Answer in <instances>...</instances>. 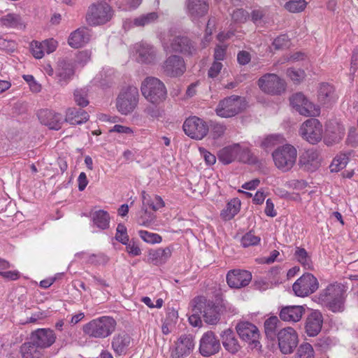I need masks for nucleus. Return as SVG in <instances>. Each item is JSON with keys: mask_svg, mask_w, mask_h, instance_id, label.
<instances>
[{"mask_svg": "<svg viewBox=\"0 0 358 358\" xmlns=\"http://www.w3.org/2000/svg\"><path fill=\"white\" fill-rule=\"evenodd\" d=\"M89 119L88 113L81 109L76 108H70L66 111L65 121L71 124H80L85 122Z\"/></svg>", "mask_w": 358, "mask_h": 358, "instance_id": "c9c22d12", "label": "nucleus"}, {"mask_svg": "<svg viewBox=\"0 0 358 358\" xmlns=\"http://www.w3.org/2000/svg\"><path fill=\"white\" fill-rule=\"evenodd\" d=\"M318 101L321 104L327 105L336 99L334 87L329 83H322L318 90Z\"/></svg>", "mask_w": 358, "mask_h": 358, "instance_id": "72a5a7b5", "label": "nucleus"}, {"mask_svg": "<svg viewBox=\"0 0 358 358\" xmlns=\"http://www.w3.org/2000/svg\"><path fill=\"white\" fill-rule=\"evenodd\" d=\"M131 342L130 336L126 333L118 334L113 336L111 345L113 351L117 355L125 354Z\"/></svg>", "mask_w": 358, "mask_h": 358, "instance_id": "473e14b6", "label": "nucleus"}, {"mask_svg": "<svg viewBox=\"0 0 358 358\" xmlns=\"http://www.w3.org/2000/svg\"><path fill=\"white\" fill-rule=\"evenodd\" d=\"M265 12L264 10H254L251 13V20L256 25H262L264 22Z\"/></svg>", "mask_w": 358, "mask_h": 358, "instance_id": "052dcab7", "label": "nucleus"}, {"mask_svg": "<svg viewBox=\"0 0 358 358\" xmlns=\"http://www.w3.org/2000/svg\"><path fill=\"white\" fill-rule=\"evenodd\" d=\"M349 154L342 153L338 155L332 161L329 168L331 172H338L344 169L348 162Z\"/></svg>", "mask_w": 358, "mask_h": 358, "instance_id": "37998d69", "label": "nucleus"}, {"mask_svg": "<svg viewBox=\"0 0 358 358\" xmlns=\"http://www.w3.org/2000/svg\"><path fill=\"white\" fill-rule=\"evenodd\" d=\"M196 302L201 301L202 307L201 312L205 322L209 324H216L220 319V308L213 301L208 300L205 296H199L195 297Z\"/></svg>", "mask_w": 358, "mask_h": 358, "instance_id": "dca6fc26", "label": "nucleus"}, {"mask_svg": "<svg viewBox=\"0 0 358 358\" xmlns=\"http://www.w3.org/2000/svg\"><path fill=\"white\" fill-rule=\"evenodd\" d=\"M139 236L145 242L152 244L159 243L162 240L159 234L144 230L139 231Z\"/></svg>", "mask_w": 358, "mask_h": 358, "instance_id": "3c124183", "label": "nucleus"}, {"mask_svg": "<svg viewBox=\"0 0 358 358\" xmlns=\"http://www.w3.org/2000/svg\"><path fill=\"white\" fill-rule=\"evenodd\" d=\"M186 6L187 13L192 20L203 17L208 10V4L206 0H188Z\"/></svg>", "mask_w": 358, "mask_h": 358, "instance_id": "a878e982", "label": "nucleus"}, {"mask_svg": "<svg viewBox=\"0 0 358 358\" xmlns=\"http://www.w3.org/2000/svg\"><path fill=\"white\" fill-rule=\"evenodd\" d=\"M323 317L318 310L312 311L307 317L305 323L306 333L308 336H315L321 331Z\"/></svg>", "mask_w": 358, "mask_h": 358, "instance_id": "5701e85b", "label": "nucleus"}, {"mask_svg": "<svg viewBox=\"0 0 358 358\" xmlns=\"http://www.w3.org/2000/svg\"><path fill=\"white\" fill-rule=\"evenodd\" d=\"M221 338L226 350L231 354L238 352L241 346L232 330L230 329L224 330L221 334Z\"/></svg>", "mask_w": 358, "mask_h": 358, "instance_id": "2f4dec72", "label": "nucleus"}, {"mask_svg": "<svg viewBox=\"0 0 358 358\" xmlns=\"http://www.w3.org/2000/svg\"><path fill=\"white\" fill-rule=\"evenodd\" d=\"M141 213V214L138 218V223L140 225L149 227L155 222L156 216L153 213L148 211L143 206Z\"/></svg>", "mask_w": 358, "mask_h": 358, "instance_id": "49530a36", "label": "nucleus"}, {"mask_svg": "<svg viewBox=\"0 0 358 358\" xmlns=\"http://www.w3.org/2000/svg\"><path fill=\"white\" fill-rule=\"evenodd\" d=\"M57 47V42L53 38H50L38 42L34 41L31 43L30 48L33 56L36 59H41L45 53L53 52Z\"/></svg>", "mask_w": 358, "mask_h": 358, "instance_id": "4be33fe9", "label": "nucleus"}, {"mask_svg": "<svg viewBox=\"0 0 358 358\" xmlns=\"http://www.w3.org/2000/svg\"><path fill=\"white\" fill-rule=\"evenodd\" d=\"M240 151L241 146L238 144L225 147L220 150L218 159L224 164H229L237 159Z\"/></svg>", "mask_w": 358, "mask_h": 358, "instance_id": "f704fd0d", "label": "nucleus"}, {"mask_svg": "<svg viewBox=\"0 0 358 358\" xmlns=\"http://www.w3.org/2000/svg\"><path fill=\"white\" fill-rule=\"evenodd\" d=\"M74 75V66L72 62L66 59L58 62L57 77L61 85L66 84Z\"/></svg>", "mask_w": 358, "mask_h": 358, "instance_id": "cd10ccee", "label": "nucleus"}, {"mask_svg": "<svg viewBox=\"0 0 358 358\" xmlns=\"http://www.w3.org/2000/svg\"><path fill=\"white\" fill-rule=\"evenodd\" d=\"M246 108L243 98L232 95L220 101L216 108V113L222 117H231L243 112Z\"/></svg>", "mask_w": 358, "mask_h": 358, "instance_id": "39448f33", "label": "nucleus"}, {"mask_svg": "<svg viewBox=\"0 0 358 358\" xmlns=\"http://www.w3.org/2000/svg\"><path fill=\"white\" fill-rule=\"evenodd\" d=\"M248 17L249 13L242 8L234 10L231 14V18L235 22L244 23Z\"/></svg>", "mask_w": 358, "mask_h": 358, "instance_id": "6e6d98bb", "label": "nucleus"}, {"mask_svg": "<svg viewBox=\"0 0 358 358\" xmlns=\"http://www.w3.org/2000/svg\"><path fill=\"white\" fill-rule=\"evenodd\" d=\"M186 70L184 59L178 55H171L162 65V73L169 77L176 78L182 76Z\"/></svg>", "mask_w": 358, "mask_h": 358, "instance_id": "4468645a", "label": "nucleus"}, {"mask_svg": "<svg viewBox=\"0 0 358 358\" xmlns=\"http://www.w3.org/2000/svg\"><path fill=\"white\" fill-rule=\"evenodd\" d=\"M74 100L78 106L82 107L86 106L89 103V101L86 99V92L82 89L75 90Z\"/></svg>", "mask_w": 358, "mask_h": 358, "instance_id": "bf43d9fd", "label": "nucleus"}, {"mask_svg": "<svg viewBox=\"0 0 358 358\" xmlns=\"http://www.w3.org/2000/svg\"><path fill=\"white\" fill-rule=\"evenodd\" d=\"M115 238L122 244H127L129 241V236L127 233V229L124 225L119 224L117 227Z\"/></svg>", "mask_w": 358, "mask_h": 358, "instance_id": "4d7b16f0", "label": "nucleus"}, {"mask_svg": "<svg viewBox=\"0 0 358 358\" xmlns=\"http://www.w3.org/2000/svg\"><path fill=\"white\" fill-rule=\"evenodd\" d=\"M252 279L250 272L245 270L234 269L227 275V282L231 288L239 289L247 286Z\"/></svg>", "mask_w": 358, "mask_h": 358, "instance_id": "412c9836", "label": "nucleus"}, {"mask_svg": "<svg viewBox=\"0 0 358 358\" xmlns=\"http://www.w3.org/2000/svg\"><path fill=\"white\" fill-rule=\"evenodd\" d=\"M171 47L174 52L189 55L194 54L196 50L192 41L186 36L175 37L171 43Z\"/></svg>", "mask_w": 358, "mask_h": 358, "instance_id": "393cba45", "label": "nucleus"}, {"mask_svg": "<svg viewBox=\"0 0 358 358\" xmlns=\"http://www.w3.org/2000/svg\"><path fill=\"white\" fill-rule=\"evenodd\" d=\"M203 302L199 300L196 302L195 298L191 301V314L189 316V322L193 327H200L202 324L201 308Z\"/></svg>", "mask_w": 358, "mask_h": 358, "instance_id": "4c0bfd02", "label": "nucleus"}, {"mask_svg": "<svg viewBox=\"0 0 358 358\" xmlns=\"http://www.w3.org/2000/svg\"><path fill=\"white\" fill-rule=\"evenodd\" d=\"M241 201L234 198L229 201L220 213L221 217L224 220H231L240 210Z\"/></svg>", "mask_w": 358, "mask_h": 358, "instance_id": "58836bf2", "label": "nucleus"}, {"mask_svg": "<svg viewBox=\"0 0 358 358\" xmlns=\"http://www.w3.org/2000/svg\"><path fill=\"white\" fill-rule=\"evenodd\" d=\"M141 90L149 103H161L167 96L164 83L155 77L146 78L141 83Z\"/></svg>", "mask_w": 358, "mask_h": 358, "instance_id": "7ed1b4c3", "label": "nucleus"}, {"mask_svg": "<svg viewBox=\"0 0 358 358\" xmlns=\"http://www.w3.org/2000/svg\"><path fill=\"white\" fill-rule=\"evenodd\" d=\"M138 91L136 87H129L121 92L117 99V108L122 115L131 113L136 108L138 101Z\"/></svg>", "mask_w": 358, "mask_h": 358, "instance_id": "9d476101", "label": "nucleus"}, {"mask_svg": "<svg viewBox=\"0 0 358 358\" xmlns=\"http://www.w3.org/2000/svg\"><path fill=\"white\" fill-rule=\"evenodd\" d=\"M94 224L99 229H106L109 226V214L103 210L96 211L92 215Z\"/></svg>", "mask_w": 358, "mask_h": 358, "instance_id": "a19ab883", "label": "nucleus"}, {"mask_svg": "<svg viewBox=\"0 0 358 358\" xmlns=\"http://www.w3.org/2000/svg\"><path fill=\"white\" fill-rule=\"evenodd\" d=\"M220 340L214 332L209 331L203 334L200 339L199 352L203 357L215 355L220 350Z\"/></svg>", "mask_w": 358, "mask_h": 358, "instance_id": "f3484780", "label": "nucleus"}, {"mask_svg": "<svg viewBox=\"0 0 358 358\" xmlns=\"http://www.w3.org/2000/svg\"><path fill=\"white\" fill-rule=\"evenodd\" d=\"M294 255L295 259L304 267V268L313 269L311 258L304 248L296 247Z\"/></svg>", "mask_w": 358, "mask_h": 358, "instance_id": "79ce46f5", "label": "nucleus"}, {"mask_svg": "<svg viewBox=\"0 0 358 358\" xmlns=\"http://www.w3.org/2000/svg\"><path fill=\"white\" fill-rule=\"evenodd\" d=\"M20 352L23 358H42L43 356V350L30 339L22 345Z\"/></svg>", "mask_w": 358, "mask_h": 358, "instance_id": "e433bc0d", "label": "nucleus"}, {"mask_svg": "<svg viewBox=\"0 0 358 358\" xmlns=\"http://www.w3.org/2000/svg\"><path fill=\"white\" fill-rule=\"evenodd\" d=\"M91 59V52L88 50H83L79 52L76 55V62L83 65L87 64Z\"/></svg>", "mask_w": 358, "mask_h": 358, "instance_id": "774afa93", "label": "nucleus"}, {"mask_svg": "<svg viewBox=\"0 0 358 358\" xmlns=\"http://www.w3.org/2000/svg\"><path fill=\"white\" fill-rule=\"evenodd\" d=\"M278 345L283 354H290L297 346L299 340L296 331L292 327L281 329L277 334Z\"/></svg>", "mask_w": 358, "mask_h": 358, "instance_id": "f8f14e48", "label": "nucleus"}, {"mask_svg": "<svg viewBox=\"0 0 358 358\" xmlns=\"http://www.w3.org/2000/svg\"><path fill=\"white\" fill-rule=\"evenodd\" d=\"M137 59L145 64H151L156 59L155 48L147 43H141L136 45Z\"/></svg>", "mask_w": 358, "mask_h": 358, "instance_id": "7c9ffc66", "label": "nucleus"}, {"mask_svg": "<svg viewBox=\"0 0 358 358\" xmlns=\"http://www.w3.org/2000/svg\"><path fill=\"white\" fill-rule=\"evenodd\" d=\"M289 39L285 34L280 35L274 39L273 45L275 50H280L289 47Z\"/></svg>", "mask_w": 358, "mask_h": 358, "instance_id": "13d9d810", "label": "nucleus"}, {"mask_svg": "<svg viewBox=\"0 0 358 358\" xmlns=\"http://www.w3.org/2000/svg\"><path fill=\"white\" fill-rule=\"evenodd\" d=\"M141 197L143 207L149 206L153 210L156 211L164 206V202L159 196L154 195L153 197L151 198L150 195L143 191L142 192Z\"/></svg>", "mask_w": 358, "mask_h": 358, "instance_id": "ea45409f", "label": "nucleus"}, {"mask_svg": "<svg viewBox=\"0 0 358 358\" xmlns=\"http://www.w3.org/2000/svg\"><path fill=\"white\" fill-rule=\"evenodd\" d=\"M306 4L305 0H292L285 3V8L291 13H299L305 9Z\"/></svg>", "mask_w": 358, "mask_h": 358, "instance_id": "8fccbe9b", "label": "nucleus"}, {"mask_svg": "<svg viewBox=\"0 0 358 358\" xmlns=\"http://www.w3.org/2000/svg\"><path fill=\"white\" fill-rule=\"evenodd\" d=\"M117 322L110 316H101L94 319L83 327L85 334L94 338H106L115 330Z\"/></svg>", "mask_w": 358, "mask_h": 358, "instance_id": "f03ea898", "label": "nucleus"}, {"mask_svg": "<svg viewBox=\"0 0 358 358\" xmlns=\"http://www.w3.org/2000/svg\"><path fill=\"white\" fill-rule=\"evenodd\" d=\"M29 339L44 350L55 342L56 336L50 329H38L31 333Z\"/></svg>", "mask_w": 358, "mask_h": 358, "instance_id": "aec40b11", "label": "nucleus"}, {"mask_svg": "<svg viewBox=\"0 0 358 358\" xmlns=\"http://www.w3.org/2000/svg\"><path fill=\"white\" fill-rule=\"evenodd\" d=\"M304 313L305 308L302 306H288L282 308L279 315L283 321L296 322L301 319Z\"/></svg>", "mask_w": 358, "mask_h": 358, "instance_id": "c85d7f7f", "label": "nucleus"}, {"mask_svg": "<svg viewBox=\"0 0 358 358\" xmlns=\"http://www.w3.org/2000/svg\"><path fill=\"white\" fill-rule=\"evenodd\" d=\"M182 128L186 135L196 140L204 138L209 131L206 122L196 116L187 118L183 123Z\"/></svg>", "mask_w": 358, "mask_h": 358, "instance_id": "6e6552de", "label": "nucleus"}, {"mask_svg": "<svg viewBox=\"0 0 358 358\" xmlns=\"http://www.w3.org/2000/svg\"><path fill=\"white\" fill-rule=\"evenodd\" d=\"M113 10L106 3L92 4L88 9L86 20L90 25H99L105 24L111 20Z\"/></svg>", "mask_w": 358, "mask_h": 358, "instance_id": "423d86ee", "label": "nucleus"}, {"mask_svg": "<svg viewBox=\"0 0 358 358\" xmlns=\"http://www.w3.org/2000/svg\"><path fill=\"white\" fill-rule=\"evenodd\" d=\"M194 347V338L192 335H181L176 342L175 348L171 352V357L172 358H185L193 351Z\"/></svg>", "mask_w": 358, "mask_h": 358, "instance_id": "a211bd4d", "label": "nucleus"}, {"mask_svg": "<svg viewBox=\"0 0 358 358\" xmlns=\"http://www.w3.org/2000/svg\"><path fill=\"white\" fill-rule=\"evenodd\" d=\"M300 136L311 144L321 141L322 137V126L318 120L310 118L305 121L299 129Z\"/></svg>", "mask_w": 358, "mask_h": 358, "instance_id": "1a4fd4ad", "label": "nucleus"}, {"mask_svg": "<svg viewBox=\"0 0 358 358\" xmlns=\"http://www.w3.org/2000/svg\"><path fill=\"white\" fill-rule=\"evenodd\" d=\"M127 251L133 256H138L141 254V250L138 244L133 240L127 242Z\"/></svg>", "mask_w": 358, "mask_h": 358, "instance_id": "e2e57ef3", "label": "nucleus"}, {"mask_svg": "<svg viewBox=\"0 0 358 358\" xmlns=\"http://www.w3.org/2000/svg\"><path fill=\"white\" fill-rule=\"evenodd\" d=\"M290 104L301 115L313 117L319 114L320 110L301 92L296 93L290 97Z\"/></svg>", "mask_w": 358, "mask_h": 358, "instance_id": "ddd939ff", "label": "nucleus"}, {"mask_svg": "<svg viewBox=\"0 0 358 358\" xmlns=\"http://www.w3.org/2000/svg\"><path fill=\"white\" fill-rule=\"evenodd\" d=\"M226 45H217L215 48L214 58L215 62H220L225 59L226 56Z\"/></svg>", "mask_w": 358, "mask_h": 358, "instance_id": "0e129e2a", "label": "nucleus"}, {"mask_svg": "<svg viewBox=\"0 0 358 358\" xmlns=\"http://www.w3.org/2000/svg\"><path fill=\"white\" fill-rule=\"evenodd\" d=\"M272 157L275 166L282 172L292 169L297 158V150L290 144L278 147L273 152Z\"/></svg>", "mask_w": 358, "mask_h": 358, "instance_id": "20e7f679", "label": "nucleus"}, {"mask_svg": "<svg viewBox=\"0 0 358 358\" xmlns=\"http://www.w3.org/2000/svg\"><path fill=\"white\" fill-rule=\"evenodd\" d=\"M299 164L303 169L307 171H315L320 165L318 152L313 149L305 151L300 156Z\"/></svg>", "mask_w": 358, "mask_h": 358, "instance_id": "b1692460", "label": "nucleus"}, {"mask_svg": "<svg viewBox=\"0 0 358 358\" xmlns=\"http://www.w3.org/2000/svg\"><path fill=\"white\" fill-rule=\"evenodd\" d=\"M160 103H150L146 107L144 108L143 112L152 118H158L161 116V111L159 108V105Z\"/></svg>", "mask_w": 358, "mask_h": 358, "instance_id": "5fc2aeb1", "label": "nucleus"}, {"mask_svg": "<svg viewBox=\"0 0 358 358\" xmlns=\"http://www.w3.org/2000/svg\"><path fill=\"white\" fill-rule=\"evenodd\" d=\"M295 358H315V352L312 345L308 343L299 345Z\"/></svg>", "mask_w": 358, "mask_h": 358, "instance_id": "de8ad7c7", "label": "nucleus"}, {"mask_svg": "<svg viewBox=\"0 0 358 358\" xmlns=\"http://www.w3.org/2000/svg\"><path fill=\"white\" fill-rule=\"evenodd\" d=\"M287 75L294 82H300L305 76V72L301 69L296 70L294 69H289Z\"/></svg>", "mask_w": 358, "mask_h": 358, "instance_id": "680f3d73", "label": "nucleus"}, {"mask_svg": "<svg viewBox=\"0 0 358 358\" xmlns=\"http://www.w3.org/2000/svg\"><path fill=\"white\" fill-rule=\"evenodd\" d=\"M108 262V257L103 254L92 255L89 258V262L94 264H106Z\"/></svg>", "mask_w": 358, "mask_h": 358, "instance_id": "338daca9", "label": "nucleus"}, {"mask_svg": "<svg viewBox=\"0 0 358 358\" xmlns=\"http://www.w3.org/2000/svg\"><path fill=\"white\" fill-rule=\"evenodd\" d=\"M40 122L50 129L59 130L63 124L64 118L62 114L49 109H41L37 113Z\"/></svg>", "mask_w": 358, "mask_h": 358, "instance_id": "6ab92c4d", "label": "nucleus"}, {"mask_svg": "<svg viewBox=\"0 0 358 358\" xmlns=\"http://www.w3.org/2000/svg\"><path fill=\"white\" fill-rule=\"evenodd\" d=\"M199 152L208 165H213L215 163V156L210 153V152H208L207 150H206L203 148H200Z\"/></svg>", "mask_w": 358, "mask_h": 358, "instance_id": "69168bd1", "label": "nucleus"}, {"mask_svg": "<svg viewBox=\"0 0 358 358\" xmlns=\"http://www.w3.org/2000/svg\"><path fill=\"white\" fill-rule=\"evenodd\" d=\"M279 322L277 317L268 318L264 322V331L266 336L271 340H274L276 336L277 324Z\"/></svg>", "mask_w": 358, "mask_h": 358, "instance_id": "c03bdc74", "label": "nucleus"}, {"mask_svg": "<svg viewBox=\"0 0 358 358\" xmlns=\"http://www.w3.org/2000/svg\"><path fill=\"white\" fill-rule=\"evenodd\" d=\"M1 22L4 26L9 27H17L22 24L20 15L13 13H9L2 17Z\"/></svg>", "mask_w": 358, "mask_h": 358, "instance_id": "09e8293b", "label": "nucleus"}, {"mask_svg": "<svg viewBox=\"0 0 358 358\" xmlns=\"http://www.w3.org/2000/svg\"><path fill=\"white\" fill-rule=\"evenodd\" d=\"M345 287L335 282L323 289L319 296L321 303L333 312L342 311L345 302Z\"/></svg>", "mask_w": 358, "mask_h": 358, "instance_id": "f257e3e1", "label": "nucleus"}, {"mask_svg": "<svg viewBox=\"0 0 358 358\" xmlns=\"http://www.w3.org/2000/svg\"><path fill=\"white\" fill-rule=\"evenodd\" d=\"M260 90L264 93L278 95L285 90V81L275 73H266L257 81Z\"/></svg>", "mask_w": 358, "mask_h": 358, "instance_id": "0eeeda50", "label": "nucleus"}, {"mask_svg": "<svg viewBox=\"0 0 358 358\" xmlns=\"http://www.w3.org/2000/svg\"><path fill=\"white\" fill-rule=\"evenodd\" d=\"M158 18V15L155 12L141 15L134 19L133 23L136 27H144L155 22Z\"/></svg>", "mask_w": 358, "mask_h": 358, "instance_id": "a18cd8bd", "label": "nucleus"}, {"mask_svg": "<svg viewBox=\"0 0 358 358\" xmlns=\"http://www.w3.org/2000/svg\"><path fill=\"white\" fill-rule=\"evenodd\" d=\"M319 287L317 278L311 273H304L293 285L292 289L298 296L303 297L315 292Z\"/></svg>", "mask_w": 358, "mask_h": 358, "instance_id": "9b49d317", "label": "nucleus"}, {"mask_svg": "<svg viewBox=\"0 0 358 358\" xmlns=\"http://www.w3.org/2000/svg\"><path fill=\"white\" fill-rule=\"evenodd\" d=\"M173 248L171 246L157 249H151L148 252V259L155 265H162L171 257Z\"/></svg>", "mask_w": 358, "mask_h": 358, "instance_id": "c756f323", "label": "nucleus"}, {"mask_svg": "<svg viewBox=\"0 0 358 358\" xmlns=\"http://www.w3.org/2000/svg\"><path fill=\"white\" fill-rule=\"evenodd\" d=\"M259 241L260 238L255 236L252 232L245 234L241 240V245L244 248L256 245L259 243Z\"/></svg>", "mask_w": 358, "mask_h": 358, "instance_id": "603ef678", "label": "nucleus"}, {"mask_svg": "<svg viewBox=\"0 0 358 358\" xmlns=\"http://www.w3.org/2000/svg\"><path fill=\"white\" fill-rule=\"evenodd\" d=\"M209 129L213 138L217 139L224 134L226 127L222 124L212 122Z\"/></svg>", "mask_w": 358, "mask_h": 358, "instance_id": "864d4df0", "label": "nucleus"}, {"mask_svg": "<svg viewBox=\"0 0 358 358\" xmlns=\"http://www.w3.org/2000/svg\"><path fill=\"white\" fill-rule=\"evenodd\" d=\"M236 331L240 338L253 345V348L259 346V332L257 327L249 322H240L236 325Z\"/></svg>", "mask_w": 358, "mask_h": 358, "instance_id": "2eb2a0df", "label": "nucleus"}, {"mask_svg": "<svg viewBox=\"0 0 358 358\" xmlns=\"http://www.w3.org/2000/svg\"><path fill=\"white\" fill-rule=\"evenodd\" d=\"M91 34L86 27L78 28L73 31L68 39L69 45L73 48H79L90 41Z\"/></svg>", "mask_w": 358, "mask_h": 358, "instance_id": "bb28decb", "label": "nucleus"}]
</instances>
